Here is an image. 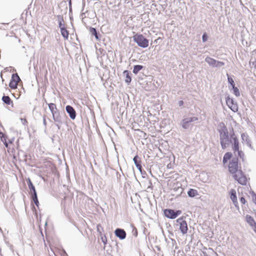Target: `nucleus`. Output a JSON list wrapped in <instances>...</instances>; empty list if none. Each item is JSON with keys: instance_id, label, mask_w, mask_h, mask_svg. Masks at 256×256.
Instances as JSON below:
<instances>
[{"instance_id": "30", "label": "nucleus", "mask_w": 256, "mask_h": 256, "mask_svg": "<svg viewBox=\"0 0 256 256\" xmlns=\"http://www.w3.org/2000/svg\"><path fill=\"white\" fill-rule=\"evenodd\" d=\"M31 198H32V202H34V203L38 206V205H39V202H38V196L37 194L36 195H34V196H31Z\"/></svg>"}, {"instance_id": "35", "label": "nucleus", "mask_w": 256, "mask_h": 256, "mask_svg": "<svg viewBox=\"0 0 256 256\" xmlns=\"http://www.w3.org/2000/svg\"><path fill=\"white\" fill-rule=\"evenodd\" d=\"M208 39V35L206 32H204L202 36V41L203 42H205Z\"/></svg>"}, {"instance_id": "18", "label": "nucleus", "mask_w": 256, "mask_h": 256, "mask_svg": "<svg viewBox=\"0 0 256 256\" xmlns=\"http://www.w3.org/2000/svg\"><path fill=\"white\" fill-rule=\"evenodd\" d=\"M90 32L92 36H94L95 37V38H96V40H100V34L97 31V30L96 28L90 27Z\"/></svg>"}, {"instance_id": "17", "label": "nucleus", "mask_w": 256, "mask_h": 256, "mask_svg": "<svg viewBox=\"0 0 256 256\" xmlns=\"http://www.w3.org/2000/svg\"><path fill=\"white\" fill-rule=\"evenodd\" d=\"M2 100L3 102L6 105H11L12 107L14 106L13 102L8 96L4 95L2 97Z\"/></svg>"}, {"instance_id": "32", "label": "nucleus", "mask_w": 256, "mask_h": 256, "mask_svg": "<svg viewBox=\"0 0 256 256\" xmlns=\"http://www.w3.org/2000/svg\"><path fill=\"white\" fill-rule=\"evenodd\" d=\"M9 86L12 89H16L18 86V83L16 82L10 80L9 83Z\"/></svg>"}, {"instance_id": "42", "label": "nucleus", "mask_w": 256, "mask_h": 256, "mask_svg": "<svg viewBox=\"0 0 256 256\" xmlns=\"http://www.w3.org/2000/svg\"><path fill=\"white\" fill-rule=\"evenodd\" d=\"M21 120L24 124H25L26 123H27V121L24 118H21Z\"/></svg>"}, {"instance_id": "31", "label": "nucleus", "mask_w": 256, "mask_h": 256, "mask_svg": "<svg viewBox=\"0 0 256 256\" xmlns=\"http://www.w3.org/2000/svg\"><path fill=\"white\" fill-rule=\"evenodd\" d=\"M232 89L233 90V93L236 96H240V92L238 90V88L236 87V86H234L232 87Z\"/></svg>"}, {"instance_id": "22", "label": "nucleus", "mask_w": 256, "mask_h": 256, "mask_svg": "<svg viewBox=\"0 0 256 256\" xmlns=\"http://www.w3.org/2000/svg\"><path fill=\"white\" fill-rule=\"evenodd\" d=\"M232 154L230 152H226L223 157L222 159V163L223 164H225L228 160L230 161L232 160L231 158H232Z\"/></svg>"}, {"instance_id": "20", "label": "nucleus", "mask_w": 256, "mask_h": 256, "mask_svg": "<svg viewBox=\"0 0 256 256\" xmlns=\"http://www.w3.org/2000/svg\"><path fill=\"white\" fill-rule=\"evenodd\" d=\"M124 75L126 76L125 82L130 84L132 81V77L130 72L128 70H124L123 72Z\"/></svg>"}, {"instance_id": "43", "label": "nucleus", "mask_w": 256, "mask_h": 256, "mask_svg": "<svg viewBox=\"0 0 256 256\" xmlns=\"http://www.w3.org/2000/svg\"><path fill=\"white\" fill-rule=\"evenodd\" d=\"M252 66H254V68L256 69V60L252 62Z\"/></svg>"}, {"instance_id": "33", "label": "nucleus", "mask_w": 256, "mask_h": 256, "mask_svg": "<svg viewBox=\"0 0 256 256\" xmlns=\"http://www.w3.org/2000/svg\"><path fill=\"white\" fill-rule=\"evenodd\" d=\"M236 152H238V156L240 158L242 159V161H244V152L240 150V149H238V151H236Z\"/></svg>"}, {"instance_id": "39", "label": "nucleus", "mask_w": 256, "mask_h": 256, "mask_svg": "<svg viewBox=\"0 0 256 256\" xmlns=\"http://www.w3.org/2000/svg\"><path fill=\"white\" fill-rule=\"evenodd\" d=\"M43 124L44 125L46 126V116H44L43 117Z\"/></svg>"}, {"instance_id": "5", "label": "nucleus", "mask_w": 256, "mask_h": 256, "mask_svg": "<svg viewBox=\"0 0 256 256\" xmlns=\"http://www.w3.org/2000/svg\"><path fill=\"white\" fill-rule=\"evenodd\" d=\"M114 246L110 244L108 246L107 248L105 250L107 253L110 256H118V244L113 242Z\"/></svg>"}, {"instance_id": "26", "label": "nucleus", "mask_w": 256, "mask_h": 256, "mask_svg": "<svg viewBox=\"0 0 256 256\" xmlns=\"http://www.w3.org/2000/svg\"><path fill=\"white\" fill-rule=\"evenodd\" d=\"M226 76L228 77V83L232 86H235V82L233 79L234 76L230 75L228 74H226Z\"/></svg>"}, {"instance_id": "38", "label": "nucleus", "mask_w": 256, "mask_h": 256, "mask_svg": "<svg viewBox=\"0 0 256 256\" xmlns=\"http://www.w3.org/2000/svg\"><path fill=\"white\" fill-rule=\"evenodd\" d=\"M232 202H233V204L234 205V206L236 208H238V200H235L233 201Z\"/></svg>"}, {"instance_id": "13", "label": "nucleus", "mask_w": 256, "mask_h": 256, "mask_svg": "<svg viewBox=\"0 0 256 256\" xmlns=\"http://www.w3.org/2000/svg\"><path fill=\"white\" fill-rule=\"evenodd\" d=\"M133 161L136 168L141 173H142V167L141 164L142 161L138 155H136L133 158Z\"/></svg>"}, {"instance_id": "8", "label": "nucleus", "mask_w": 256, "mask_h": 256, "mask_svg": "<svg viewBox=\"0 0 256 256\" xmlns=\"http://www.w3.org/2000/svg\"><path fill=\"white\" fill-rule=\"evenodd\" d=\"M176 222L180 225V230L183 234L187 233L188 228L186 221L184 217H181L176 220Z\"/></svg>"}, {"instance_id": "40", "label": "nucleus", "mask_w": 256, "mask_h": 256, "mask_svg": "<svg viewBox=\"0 0 256 256\" xmlns=\"http://www.w3.org/2000/svg\"><path fill=\"white\" fill-rule=\"evenodd\" d=\"M68 6H69L70 10L71 11L72 10V1H71V0H68Z\"/></svg>"}, {"instance_id": "6", "label": "nucleus", "mask_w": 256, "mask_h": 256, "mask_svg": "<svg viewBox=\"0 0 256 256\" xmlns=\"http://www.w3.org/2000/svg\"><path fill=\"white\" fill-rule=\"evenodd\" d=\"M233 177L235 180L242 185H246V178L242 170H239L238 173L234 174Z\"/></svg>"}, {"instance_id": "41", "label": "nucleus", "mask_w": 256, "mask_h": 256, "mask_svg": "<svg viewBox=\"0 0 256 256\" xmlns=\"http://www.w3.org/2000/svg\"><path fill=\"white\" fill-rule=\"evenodd\" d=\"M184 104V101L183 100H180L178 102V106H183Z\"/></svg>"}, {"instance_id": "37", "label": "nucleus", "mask_w": 256, "mask_h": 256, "mask_svg": "<svg viewBox=\"0 0 256 256\" xmlns=\"http://www.w3.org/2000/svg\"><path fill=\"white\" fill-rule=\"evenodd\" d=\"M240 202L242 204H244L246 203V200L244 196H241L240 198Z\"/></svg>"}, {"instance_id": "25", "label": "nucleus", "mask_w": 256, "mask_h": 256, "mask_svg": "<svg viewBox=\"0 0 256 256\" xmlns=\"http://www.w3.org/2000/svg\"><path fill=\"white\" fill-rule=\"evenodd\" d=\"M60 33L62 36L65 40H67L68 38L69 32L66 28H62L60 30Z\"/></svg>"}, {"instance_id": "2", "label": "nucleus", "mask_w": 256, "mask_h": 256, "mask_svg": "<svg viewBox=\"0 0 256 256\" xmlns=\"http://www.w3.org/2000/svg\"><path fill=\"white\" fill-rule=\"evenodd\" d=\"M228 168L229 172L234 175L238 173L239 170H242L240 169V166L238 164V157L235 156L232 158L230 161Z\"/></svg>"}, {"instance_id": "16", "label": "nucleus", "mask_w": 256, "mask_h": 256, "mask_svg": "<svg viewBox=\"0 0 256 256\" xmlns=\"http://www.w3.org/2000/svg\"><path fill=\"white\" fill-rule=\"evenodd\" d=\"M246 218L247 222L250 224V226L253 227L254 228H256V222L252 216L247 214L246 216Z\"/></svg>"}, {"instance_id": "15", "label": "nucleus", "mask_w": 256, "mask_h": 256, "mask_svg": "<svg viewBox=\"0 0 256 256\" xmlns=\"http://www.w3.org/2000/svg\"><path fill=\"white\" fill-rule=\"evenodd\" d=\"M241 137H242V140L243 142H246V144H247V146L248 147H250L251 148H252V144H251V141L250 140L248 135L245 133H242L241 134Z\"/></svg>"}, {"instance_id": "44", "label": "nucleus", "mask_w": 256, "mask_h": 256, "mask_svg": "<svg viewBox=\"0 0 256 256\" xmlns=\"http://www.w3.org/2000/svg\"><path fill=\"white\" fill-rule=\"evenodd\" d=\"M178 190H180L181 194L182 192L183 191V188H178Z\"/></svg>"}, {"instance_id": "1", "label": "nucleus", "mask_w": 256, "mask_h": 256, "mask_svg": "<svg viewBox=\"0 0 256 256\" xmlns=\"http://www.w3.org/2000/svg\"><path fill=\"white\" fill-rule=\"evenodd\" d=\"M232 129V132L229 134L228 128L224 122H220L218 124V130L220 134V141L222 149L225 150L230 144H232V150L235 154L240 149L239 142L233 128Z\"/></svg>"}, {"instance_id": "9", "label": "nucleus", "mask_w": 256, "mask_h": 256, "mask_svg": "<svg viewBox=\"0 0 256 256\" xmlns=\"http://www.w3.org/2000/svg\"><path fill=\"white\" fill-rule=\"evenodd\" d=\"M198 120V118L196 116L188 117L182 120V126L184 129H188L190 126V124Z\"/></svg>"}, {"instance_id": "19", "label": "nucleus", "mask_w": 256, "mask_h": 256, "mask_svg": "<svg viewBox=\"0 0 256 256\" xmlns=\"http://www.w3.org/2000/svg\"><path fill=\"white\" fill-rule=\"evenodd\" d=\"M205 62H207L210 66L216 67V60L210 57L207 56L205 58Z\"/></svg>"}, {"instance_id": "7", "label": "nucleus", "mask_w": 256, "mask_h": 256, "mask_svg": "<svg viewBox=\"0 0 256 256\" xmlns=\"http://www.w3.org/2000/svg\"><path fill=\"white\" fill-rule=\"evenodd\" d=\"M226 104L228 108L234 112H236L238 111V106L236 102H235L234 98H230L228 96L226 98Z\"/></svg>"}, {"instance_id": "45", "label": "nucleus", "mask_w": 256, "mask_h": 256, "mask_svg": "<svg viewBox=\"0 0 256 256\" xmlns=\"http://www.w3.org/2000/svg\"><path fill=\"white\" fill-rule=\"evenodd\" d=\"M254 232L256 233V227L254 228Z\"/></svg>"}, {"instance_id": "14", "label": "nucleus", "mask_w": 256, "mask_h": 256, "mask_svg": "<svg viewBox=\"0 0 256 256\" xmlns=\"http://www.w3.org/2000/svg\"><path fill=\"white\" fill-rule=\"evenodd\" d=\"M26 182L28 188L30 189V194L31 195V196L37 194L35 186L33 184L30 178H28Z\"/></svg>"}, {"instance_id": "3", "label": "nucleus", "mask_w": 256, "mask_h": 256, "mask_svg": "<svg viewBox=\"0 0 256 256\" xmlns=\"http://www.w3.org/2000/svg\"><path fill=\"white\" fill-rule=\"evenodd\" d=\"M134 41L142 48H146L148 46V40L142 34H136L133 36Z\"/></svg>"}, {"instance_id": "29", "label": "nucleus", "mask_w": 256, "mask_h": 256, "mask_svg": "<svg viewBox=\"0 0 256 256\" xmlns=\"http://www.w3.org/2000/svg\"><path fill=\"white\" fill-rule=\"evenodd\" d=\"M10 80L16 82L18 83V82L20 81V78L18 74L16 73L12 74Z\"/></svg>"}, {"instance_id": "46", "label": "nucleus", "mask_w": 256, "mask_h": 256, "mask_svg": "<svg viewBox=\"0 0 256 256\" xmlns=\"http://www.w3.org/2000/svg\"><path fill=\"white\" fill-rule=\"evenodd\" d=\"M3 134L2 133V132L0 130V135H2Z\"/></svg>"}, {"instance_id": "4", "label": "nucleus", "mask_w": 256, "mask_h": 256, "mask_svg": "<svg viewBox=\"0 0 256 256\" xmlns=\"http://www.w3.org/2000/svg\"><path fill=\"white\" fill-rule=\"evenodd\" d=\"M164 216L170 219H174L182 214L180 210L165 209L164 210Z\"/></svg>"}, {"instance_id": "28", "label": "nucleus", "mask_w": 256, "mask_h": 256, "mask_svg": "<svg viewBox=\"0 0 256 256\" xmlns=\"http://www.w3.org/2000/svg\"><path fill=\"white\" fill-rule=\"evenodd\" d=\"M230 198L232 202L237 200L236 192L235 190L231 189L230 192Z\"/></svg>"}, {"instance_id": "36", "label": "nucleus", "mask_w": 256, "mask_h": 256, "mask_svg": "<svg viewBox=\"0 0 256 256\" xmlns=\"http://www.w3.org/2000/svg\"><path fill=\"white\" fill-rule=\"evenodd\" d=\"M224 65V63L222 62L216 60V64L215 68L221 67Z\"/></svg>"}, {"instance_id": "12", "label": "nucleus", "mask_w": 256, "mask_h": 256, "mask_svg": "<svg viewBox=\"0 0 256 256\" xmlns=\"http://www.w3.org/2000/svg\"><path fill=\"white\" fill-rule=\"evenodd\" d=\"M114 234L120 240H124L126 238V232L124 229L117 228L114 231Z\"/></svg>"}, {"instance_id": "27", "label": "nucleus", "mask_w": 256, "mask_h": 256, "mask_svg": "<svg viewBox=\"0 0 256 256\" xmlns=\"http://www.w3.org/2000/svg\"><path fill=\"white\" fill-rule=\"evenodd\" d=\"M48 108L52 112V114H54V112H58L56 105L54 103H50L48 104Z\"/></svg>"}, {"instance_id": "21", "label": "nucleus", "mask_w": 256, "mask_h": 256, "mask_svg": "<svg viewBox=\"0 0 256 256\" xmlns=\"http://www.w3.org/2000/svg\"><path fill=\"white\" fill-rule=\"evenodd\" d=\"M56 18L58 19V26H59L60 30H61V28H66V27L64 26V20L63 16L62 15H58L56 16Z\"/></svg>"}, {"instance_id": "10", "label": "nucleus", "mask_w": 256, "mask_h": 256, "mask_svg": "<svg viewBox=\"0 0 256 256\" xmlns=\"http://www.w3.org/2000/svg\"><path fill=\"white\" fill-rule=\"evenodd\" d=\"M52 118L55 122V124L58 127V130H60L62 124V118L60 116L59 112H56L52 114Z\"/></svg>"}, {"instance_id": "24", "label": "nucleus", "mask_w": 256, "mask_h": 256, "mask_svg": "<svg viewBox=\"0 0 256 256\" xmlns=\"http://www.w3.org/2000/svg\"><path fill=\"white\" fill-rule=\"evenodd\" d=\"M144 68V67L142 65H140V64L134 65V69H133L132 72L134 74H137L140 70H142Z\"/></svg>"}, {"instance_id": "34", "label": "nucleus", "mask_w": 256, "mask_h": 256, "mask_svg": "<svg viewBox=\"0 0 256 256\" xmlns=\"http://www.w3.org/2000/svg\"><path fill=\"white\" fill-rule=\"evenodd\" d=\"M101 239H102V242L104 244V250H106L108 247L106 238V236H102Z\"/></svg>"}, {"instance_id": "23", "label": "nucleus", "mask_w": 256, "mask_h": 256, "mask_svg": "<svg viewBox=\"0 0 256 256\" xmlns=\"http://www.w3.org/2000/svg\"><path fill=\"white\" fill-rule=\"evenodd\" d=\"M188 195L190 198H194L198 195L197 190L193 188H190L188 192Z\"/></svg>"}, {"instance_id": "11", "label": "nucleus", "mask_w": 256, "mask_h": 256, "mask_svg": "<svg viewBox=\"0 0 256 256\" xmlns=\"http://www.w3.org/2000/svg\"><path fill=\"white\" fill-rule=\"evenodd\" d=\"M66 110L70 118L72 120L76 118V114L74 108L70 105H68L66 106Z\"/></svg>"}]
</instances>
